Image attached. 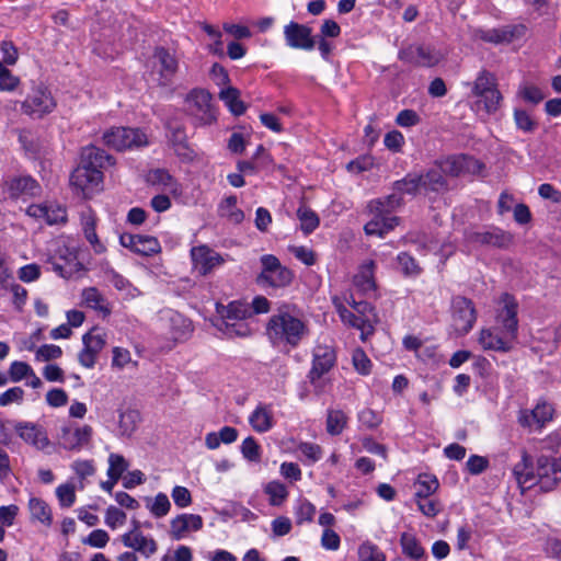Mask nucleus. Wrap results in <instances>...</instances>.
Wrapping results in <instances>:
<instances>
[{
  "mask_svg": "<svg viewBox=\"0 0 561 561\" xmlns=\"http://www.w3.org/2000/svg\"><path fill=\"white\" fill-rule=\"evenodd\" d=\"M96 221H98L96 215L91 208H88L87 210L82 211L81 225H82V230H83L84 237H85L87 241L90 243L94 253L102 254L106 251V247L99 239V237L96 234V231H95Z\"/></svg>",
  "mask_w": 561,
  "mask_h": 561,
  "instance_id": "obj_28",
  "label": "nucleus"
},
{
  "mask_svg": "<svg viewBox=\"0 0 561 561\" xmlns=\"http://www.w3.org/2000/svg\"><path fill=\"white\" fill-rule=\"evenodd\" d=\"M518 94L526 102H529V103H533V104L540 103L545 99V96H546L543 91L539 87H537L535 84H528V83L523 84L519 88Z\"/></svg>",
  "mask_w": 561,
  "mask_h": 561,
  "instance_id": "obj_61",
  "label": "nucleus"
},
{
  "mask_svg": "<svg viewBox=\"0 0 561 561\" xmlns=\"http://www.w3.org/2000/svg\"><path fill=\"white\" fill-rule=\"evenodd\" d=\"M422 187V176L408 174L403 180L394 183V190L403 198L404 194L414 195Z\"/></svg>",
  "mask_w": 561,
  "mask_h": 561,
  "instance_id": "obj_50",
  "label": "nucleus"
},
{
  "mask_svg": "<svg viewBox=\"0 0 561 561\" xmlns=\"http://www.w3.org/2000/svg\"><path fill=\"white\" fill-rule=\"evenodd\" d=\"M495 89H497V84L494 76L488 71H482L478 75L472 84V94L488 93Z\"/></svg>",
  "mask_w": 561,
  "mask_h": 561,
  "instance_id": "obj_54",
  "label": "nucleus"
},
{
  "mask_svg": "<svg viewBox=\"0 0 561 561\" xmlns=\"http://www.w3.org/2000/svg\"><path fill=\"white\" fill-rule=\"evenodd\" d=\"M514 121L517 128L524 133H533L537 128L536 121L524 110L514 111Z\"/></svg>",
  "mask_w": 561,
  "mask_h": 561,
  "instance_id": "obj_60",
  "label": "nucleus"
},
{
  "mask_svg": "<svg viewBox=\"0 0 561 561\" xmlns=\"http://www.w3.org/2000/svg\"><path fill=\"white\" fill-rule=\"evenodd\" d=\"M82 304L95 311L103 318H107L112 313V307L104 295L95 287H88L81 294Z\"/></svg>",
  "mask_w": 561,
  "mask_h": 561,
  "instance_id": "obj_31",
  "label": "nucleus"
},
{
  "mask_svg": "<svg viewBox=\"0 0 561 561\" xmlns=\"http://www.w3.org/2000/svg\"><path fill=\"white\" fill-rule=\"evenodd\" d=\"M82 343L90 351L99 355L106 344L105 334L94 329L82 336Z\"/></svg>",
  "mask_w": 561,
  "mask_h": 561,
  "instance_id": "obj_55",
  "label": "nucleus"
},
{
  "mask_svg": "<svg viewBox=\"0 0 561 561\" xmlns=\"http://www.w3.org/2000/svg\"><path fill=\"white\" fill-rule=\"evenodd\" d=\"M400 60L417 67H434L438 65L443 58V53L425 44H413L403 48L399 53Z\"/></svg>",
  "mask_w": 561,
  "mask_h": 561,
  "instance_id": "obj_14",
  "label": "nucleus"
},
{
  "mask_svg": "<svg viewBox=\"0 0 561 561\" xmlns=\"http://www.w3.org/2000/svg\"><path fill=\"white\" fill-rule=\"evenodd\" d=\"M217 327L228 337H248L253 333V329L245 320L220 321Z\"/></svg>",
  "mask_w": 561,
  "mask_h": 561,
  "instance_id": "obj_37",
  "label": "nucleus"
},
{
  "mask_svg": "<svg viewBox=\"0 0 561 561\" xmlns=\"http://www.w3.org/2000/svg\"><path fill=\"white\" fill-rule=\"evenodd\" d=\"M414 499L432 496L439 488L438 479L428 473H421L414 482Z\"/></svg>",
  "mask_w": 561,
  "mask_h": 561,
  "instance_id": "obj_35",
  "label": "nucleus"
},
{
  "mask_svg": "<svg viewBox=\"0 0 561 561\" xmlns=\"http://www.w3.org/2000/svg\"><path fill=\"white\" fill-rule=\"evenodd\" d=\"M422 176V186L431 191L443 190L446 185L445 179L442 175V170H431Z\"/></svg>",
  "mask_w": 561,
  "mask_h": 561,
  "instance_id": "obj_57",
  "label": "nucleus"
},
{
  "mask_svg": "<svg viewBox=\"0 0 561 561\" xmlns=\"http://www.w3.org/2000/svg\"><path fill=\"white\" fill-rule=\"evenodd\" d=\"M158 322L160 330L173 341H184L193 331L192 322L172 309L162 310Z\"/></svg>",
  "mask_w": 561,
  "mask_h": 561,
  "instance_id": "obj_11",
  "label": "nucleus"
},
{
  "mask_svg": "<svg viewBox=\"0 0 561 561\" xmlns=\"http://www.w3.org/2000/svg\"><path fill=\"white\" fill-rule=\"evenodd\" d=\"M193 271L201 276L211 274L217 267L224 265L227 256L221 255L207 244L193 247L190 251Z\"/></svg>",
  "mask_w": 561,
  "mask_h": 561,
  "instance_id": "obj_13",
  "label": "nucleus"
},
{
  "mask_svg": "<svg viewBox=\"0 0 561 561\" xmlns=\"http://www.w3.org/2000/svg\"><path fill=\"white\" fill-rule=\"evenodd\" d=\"M554 409L551 403L539 400L533 410H522L518 422L523 427L541 430L553 417Z\"/></svg>",
  "mask_w": 561,
  "mask_h": 561,
  "instance_id": "obj_18",
  "label": "nucleus"
},
{
  "mask_svg": "<svg viewBox=\"0 0 561 561\" xmlns=\"http://www.w3.org/2000/svg\"><path fill=\"white\" fill-rule=\"evenodd\" d=\"M415 503L419 511L430 518L436 517L444 508L442 502L432 496L415 499Z\"/></svg>",
  "mask_w": 561,
  "mask_h": 561,
  "instance_id": "obj_53",
  "label": "nucleus"
},
{
  "mask_svg": "<svg viewBox=\"0 0 561 561\" xmlns=\"http://www.w3.org/2000/svg\"><path fill=\"white\" fill-rule=\"evenodd\" d=\"M221 321L245 320L251 316L252 311L248 305L241 301H231L228 306L222 307L219 311Z\"/></svg>",
  "mask_w": 561,
  "mask_h": 561,
  "instance_id": "obj_42",
  "label": "nucleus"
},
{
  "mask_svg": "<svg viewBox=\"0 0 561 561\" xmlns=\"http://www.w3.org/2000/svg\"><path fill=\"white\" fill-rule=\"evenodd\" d=\"M345 300L353 307L356 316L359 318L362 327L360 340L365 342L368 336L373 335L375 327L379 322L375 308L366 301H356L352 295H350V298H345Z\"/></svg>",
  "mask_w": 561,
  "mask_h": 561,
  "instance_id": "obj_21",
  "label": "nucleus"
},
{
  "mask_svg": "<svg viewBox=\"0 0 561 561\" xmlns=\"http://www.w3.org/2000/svg\"><path fill=\"white\" fill-rule=\"evenodd\" d=\"M26 214L47 225L65 222L67 218L66 209L54 204H32L26 208Z\"/></svg>",
  "mask_w": 561,
  "mask_h": 561,
  "instance_id": "obj_23",
  "label": "nucleus"
},
{
  "mask_svg": "<svg viewBox=\"0 0 561 561\" xmlns=\"http://www.w3.org/2000/svg\"><path fill=\"white\" fill-rule=\"evenodd\" d=\"M358 561H386V554L369 540L364 541L357 549Z\"/></svg>",
  "mask_w": 561,
  "mask_h": 561,
  "instance_id": "obj_46",
  "label": "nucleus"
},
{
  "mask_svg": "<svg viewBox=\"0 0 561 561\" xmlns=\"http://www.w3.org/2000/svg\"><path fill=\"white\" fill-rule=\"evenodd\" d=\"M526 31L527 28L524 24L506 25L500 28L481 31L480 37L485 42L504 44L523 37Z\"/></svg>",
  "mask_w": 561,
  "mask_h": 561,
  "instance_id": "obj_26",
  "label": "nucleus"
},
{
  "mask_svg": "<svg viewBox=\"0 0 561 561\" xmlns=\"http://www.w3.org/2000/svg\"><path fill=\"white\" fill-rule=\"evenodd\" d=\"M185 112L195 126H209L217 121L211 94L204 89H193L186 94Z\"/></svg>",
  "mask_w": 561,
  "mask_h": 561,
  "instance_id": "obj_6",
  "label": "nucleus"
},
{
  "mask_svg": "<svg viewBox=\"0 0 561 561\" xmlns=\"http://www.w3.org/2000/svg\"><path fill=\"white\" fill-rule=\"evenodd\" d=\"M262 271L257 276V284L261 286H270L282 288L288 286L293 280V272L283 266L279 260L272 254L261 256Z\"/></svg>",
  "mask_w": 561,
  "mask_h": 561,
  "instance_id": "obj_8",
  "label": "nucleus"
},
{
  "mask_svg": "<svg viewBox=\"0 0 561 561\" xmlns=\"http://www.w3.org/2000/svg\"><path fill=\"white\" fill-rule=\"evenodd\" d=\"M249 423L256 433H266L274 426V416L271 407L259 404L249 415Z\"/></svg>",
  "mask_w": 561,
  "mask_h": 561,
  "instance_id": "obj_32",
  "label": "nucleus"
},
{
  "mask_svg": "<svg viewBox=\"0 0 561 561\" xmlns=\"http://www.w3.org/2000/svg\"><path fill=\"white\" fill-rule=\"evenodd\" d=\"M243 457L250 461H260L261 447L253 437H247L241 444Z\"/></svg>",
  "mask_w": 561,
  "mask_h": 561,
  "instance_id": "obj_64",
  "label": "nucleus"
},
{
  "mask_svg": "<svg viewBox=\"0 0 561 561\" xmlns=\"http://www.w3.org/2000/svg\"><path fill=\"white\" fill-rule=\"evenodd\" d=\"M113 159L104 150L88 146L82 149L80 163L70 175V186L77 196L91 198L102 188L103 172Z\"/></svg>",
  "mask_w": 561,
  "mask_h": 561,
  "instance_id": "obj_2",
  "label": "nucleus"
},
{
  "mask_svg": "<svg viewBox=\"0 0 561 561\" xmlns=\"http://www.w3.org/2000/svg\"><path fill=\"white\" fill-rule=\"evenodd\" d=\"M138 363L133 360L131 354L127 348L115 346L112 350V367L117 370L125 368L137 367Z\"/></svg>",
  "mask_w": 561,
  "mask_h": 561,
  "instance_id": "obj_51",
  "label": "nucleus"
},
{
  "mask_svg": "<svg viewBox=\"0 0 561 561\" xmlns=\"http://www.w3.org/2000/svg\"><path fill=\"white\" fill-rule=\"evenodd\" d=\"M400 545L402 548V552L405 557L420 560L425 556V550L421 546L419 539L409 533H403L400 537Z\"/></svg>",
  "mask_w": 561,
  "mask_h": 561,
  "instance_id": "obj_41",
  "label": "nucleus"
},
{
  "mask_svg": "<svg viewBox=\"0 0 561 561\" xmlns=\"http://www.w3.org/2000/svg\"><path fill=\"white\" fill-rule=\"evenodd\" d=\"M31 520L50 527L53 524V512L46 501L41 497L31 496L27 503Z\"/></svg>",
  "mask_w": 561,
  "mask_h": 561,
  "instance_id": "obj_33",
  "label": "nucleus"
},
{
  "mask_svg": "<svg viewBox=\"0 0 561 561\" xmlns=\"http://www.w3.org/2000/svg\"><path fill=\"white\" fill-rule=\"evenodd\" d=\"M403 205V198L394 190L392 194L383 198H376L368 203V209L381 210L382 213L392 216L391 213Z\"/></svg>",
  "mask_w": 561,
  "mask_h": 561,
  "instance_id": "obj_38",
  "label": "nucleus"
},
{
  "mask_svg": "<svg viewBox=\"0 0 561 561\" xmlns=\"http://www.w3.org/2000/svg\"><path fill=\"white\" fill-rule=\"evenodd\" d=\"M203 527V518L196 514H181L174 517L170 523L171 536L180 540L186 533L197 531Z\"/></svg>",
  "mask_w": 561,
  "mask_h": 561,
  "instance_id": "obj_27",
  "label": "nucleus"
},
{
  "mask_svg": "<svg viewBox=\"0 0 561 561\" xmlns=\"http://www.w3.org/2000/svg\"><path fill=\"white\" fill-rule=\"evenodd\" d=\"M477 321V311L473 302L462 296L451 300V325L456 333L467 334Z\"/></svg>",
  "mask_w": 561,
  "mask_h": 561,
  "instance_id": "obj_12",
  "label": "nucleus"
},
{
  "mask_svg": "<svg viewBox=\"0 0 561 561\" xmlns=\"http://www.w3.org/2000/svg\"><path fill=\"white\" fill-rule=\"evenodd\" d=\"M264 492L268 495V502L273 506L282 505L288 496L285 484L279 481L268 482L264 488Z\"/></svg>",
  "mask_w": 561,
  "mask_h": 561,
  "instance_id": "obj_47",
  "label": "nucleus"
},
{
  "mask_svg": "<svg viewBox=\"0 0 561 561\" xmlns=\"http://www.w3.org/2000/svg\"><path fill=\"white\" fill-rule=\"evenodd\" d=\"M297 218L300 222V229L306 236L313 232L320 225V218L317 213L305 204L298 207Z\"/></svg>",
  "mask_w": 561,
  "mask_h": 561,
  "instance_id": "obj_40",
  "label": "nucleus"
},
{
  "mask_svg": "<svg viewBox=\"0 0 561 561\" xmlns=\"http://www.w3.org/2000/svg\"><path fill=\"white\" fill-rule=\"evenodd\" d=\"M121 539L126 548L134 549L147 558L157 551V542L140 531L138 520H133V529L125 533Z\"/></svg>",
  "mask_w": 561,
  "mask_h": 561,
  "instance_id": "obj_22",
  "label": "nucleus"
},
{
  "mask_svg": "<svg viewBox=\"0 0 561 561\" xmlns=\"http://www.w3.org/2000/svg\"><path fill=\"white\" fill-rule=\"evenodd\" d=\"M439 169L443 173L458 176L462 174H476L482 169V164L473 157L466 154L450 156L440 161Z\"/></svg>",
  "mask_w": 561,
  "mask_h": 561,
  "instance_id": "obj_19",
  "label": "nucleus"
},
{
  "mask_svg": "<svg viewBox=\"0 0 561 561\" xmlns=\"http://www.w3.org/2000/svg\"><path fill=\"white\" fill-rule=\"evenodd\" d=\"M503 307L497 311L496 325L483 328L478 333V343L483 351L511 352L518 334L517 301L508 294L501 298Z\"/></svg>",
  "mask_w": 561,
  "mask_h": 561,
  "instance_id": "obj_1",
  "label": "nucleus"
},
{
  "mask_svg": "<svg viewBox=\"0 0 561 561\" xmlns=\"http://www.w3.org/2000/svg\"><path fill=\"white\" fill-rule=\"evenodd\" d=\"M126 514L116 506L111 505L105 511L104 522L111 529H116L123 526L126 523Z\"/></svg>",
  "mask_w": 561,
  "mask_h": 561,
  "instance_id": "obj_62",
  "label": "nucleus"
},
{
  "mask_svg": "<svg viewBox=\"0 0 561 561\" xmlns=\"http://www.w3.org/2000/svg\"><path fill=\"white\" fill-rule=\"evenodd\" d=\"M119 243L134 253L145 256H150L161 251L158 239L150 236L123 233L119 236Z\"/></svg>",
  "mask_w": 561,
  "mask_h": 561,
  "instance_id": "obj_20",
  "label": "nucleus"
},
{
  "mask_svg": "<svg viewBox=\"0 0 561 561\" xmlns=\"http://www.w3.org/2000/svg\"><path fill=\"white\" fill-rule=\"evenodd\" d=\"M352 362L355 370L360 375H368L371 370V360L362 348H356L352 355Z\"/></svg>",
  "mask_w": 561,
  "mask_h": 561,
  "instance_id": "obj_58",
  "label": "nucleus"
},
{
  "mask_svg": "<svg viewBox=\"0 0 561 561\" xmlns=\"http://www.w3.org/2000/svg\"><path fill=\"white\" fill-rule=\"evenodd\" d=\"M103 140L105 145L119 151L148 145L145 133L138 128L128 127H113L108 129L104 133Z\"/></svg>",
  "mask_w": 561,
  "mask_h": 561,
  "instance_id": "obj_10",
  "label": "nucleus"
},
{
  "mask_svg": "<svg viewBox=\"0 0 561 561\" xmlns=\"http://www.w3.org/2000/svg\"><path fill=\"white\" fill-rule=\"evenodd\" d=\"M9 375L11 381L19 382L28 375H33V368L25 362L15 360L10 365Z\"/></svg>",
  "mask_w": 561,
  "mask_h": 561,
  "instance_id": "obj_63",
  "label": "nucleus"
},
{
  "mask_svg": "<svg viewBox=\"0 0 561 561\" xmlns=\"http://www.w3.org/2000/svg\"><path fill=\"white\" fill-rule=\"evenodd\" d=\"M513 473L522 490L538 485L542 491L553 490L561 482V459L541 455L534 465L526 450L514 466Z\"/></svg>",
  "mask_w": 561,
  "mask_h": 561,
  "instance_id": "obj_3",
  "label": "nucleus"
},
{
  "mask_svg": "<svg viewBox=\"0 0 561 561\" xmlns=\"http://www.w3.org/2000/svg\"><path fill=\"white\" fill-rule=\"evenodd\" d=\"M56 496L60 507L68 508L76 503V488L72 483H62L56 488Z\"/></svg>",
  "mask_w": 561,
  "mask_h": 561,
  "instance_id": "obj_56",
  "label": "nucleus"
},
{
  "mask_svg": "<svg viewBox=\"0 0 561 561\" xmlns=\"http://www.w3.org/2000/svg\"><path fill=\"white\" fill-rule=\"evenodd\" d=\"M471 241L495 248H507L511 245L513 237L511 233L499 228H492L490 230L474 232L471 234Z\"/></svg>",
  "mask_w": 561,
  "mask_h": 561,
  "instance_id": "obj_30",
  "label": "nucleus"
},
{
  "mask_svg": "<svg viewBox=\"0 0 561 561\" xmlns=\"http://www.w3.org/2000/svg\"><path fill=\"white\" fill-rule=\"evenodd\" d=\"M219 99L225 103L229 111L236 115H242L245 112V105L240 100V91L233 87H226L219 92Z\"/></svg>",
  "mask_w": 561,
  "mask_h": 561,
  "instance_id": "obj_36",
  "label": "nucleus"
},
{
  "mask_svg": "<svg viewBox=\"0 0 561 561\" xmlns=\"http://www.w3.org/2000/svg\"><path fill=\"white\" fill-rule=\"evenodd\" d=\"M473 96L477 99L476 107L478 111H484L486 114H493L500 108L502 95L497 89Z\"/></svg>",
  "mask_w": 561,
  "mask_h": 561,
  "instance_id": "obj_39",
  "label": "nucleus"
},
{
  "mask_svg": "<svg viewBox=\"0 0 561 561\" xmlns=\"http://www.w3.org/2000/svg\"><path fill=\"white\" fill-rule=\"evenodd\" d=\"M347 422L345 413L341 410H330L327 417V431L331 435H339L343 432Z\"/></svg>",
  "mask_w": 561,
  "mask_h": 561,
  "instance_id": "obj_52",
  "label": "nucleus"
},
{
  "mask_svg": "<svg viewBox=\"0 0 561 561\" xmlns=\"http://www.w3.org/2000/svg\"><path fill=\"white\" fill-rule=\"evenodd\" d=\"M336 356L332 347L318 345L313 351L312 367L308 374L309 381L317 394L324 391L328 380L323 378L335 365Z\"/></svg>",
  "mask_w": 561,
  "mask_h": 561,
  "instance_id": "obj_7",
  "label": "nucleus"
},
{
  "mask_svg": "<svg viewBox=\"0 0 561 561\" xmlns=\"http://www.w3.org/2000/svg\"><path fill=\"white\" fill-rule=\"evenodd\" d=\"M51 260L53 270L64 278H70L82 267L76 249L67 244L58 245Z\"/></svg>",
  "mask_w": 561,
  "mask_h": 561,
  "instance_id": "obj_16",
  "label": "nucleus"
},
{
  "mask_svg": "<svg viewBox=\"0 0 561 561\" xmlns=\"http://www.w3.org/2000/svg\"><path fill=\"white\" fill-rule=\"evenodd\" d=\"M284 38L286 45L293 49L310 51L316 46L311 27L294 21L284 26Z\"/></svg>",
  "mask_w": 561,
  "mask_h": 561,
  "instance_id": "obj_15",
  "label": "nucleus"
},
{
  "mask_svg": "<svg viewBox=\"0 0 561 561\" xmlns=\"http://www.w3.org/2000/svg\"><path fill=\"white\" fill-rule=\"evenodd\" d=\"M16 433L26 444L38 450H44L50 445L46 431L37 424L24 422L16 426Z\"/></svg>",
  "mask_w": 561,
  "mask_h": 561,
  "instance_id": "obj_25",
  "label": "nucleus"
},
{
  "mask_svg": "<svg viewBox=\"0 0 561 561\" xmlns=\"http://www.w3.org/2000/svg\"><path fill=\"white\" fill-rule=\"evenodd\" d=\"M57 103L51 91L44 84L34 85L26 99L21 104L24 114L33 118H42L50 114Z\"/></svg>",
  "mask_w": 561,
  "mask_h": 561,
  "instance_id": "obj_9",
  "label": "nucleus"
},
{
  "mask_svg": "<svg viewBox=\"0 0 561 561\" xmlns=\"http://www.w3.org/2000/svg\"><path fill=\"white\" fill-rule=\"evenodd\" d=\"M375 262L369 260L365 263H363L358 272L355 274L353 284L354 286L362 293L366 294L375 289L376 283H375Z\"/></svg>",
  "mask_w": 561,
  "mask_h": 561,
  "instance_id": "obj_34",
  "label": "nucleus"
},
{
  "mask_svg": "<svg viewBox=\"0 0 561 561\" xmlns=\"http://www.w3.org/2000/svg\"><path fill=\"white\" fill-rule=\"evenodd\" d=\"M147 68L151 82L159 87H169L179 70V60L170 50L158 47L148 59Z\"/></svg>",
  "mask_w": 561,
  "mask_h": 561,
  "instance_id": "obj_5",
  "label": "nucleus"
},
{
  "mask_svg": "<svg viewBox=\"0 0 561 561\" xmlns=\"http://www.w3.org/2000/svg\"><path fill=\"white\" fill-rule=\"evenodd\" d=\"M266 334L274 345L294 348L309 334V329L296 309L284 306L270 318Z\"/></svg>",
  "mask_w": 561,
  "mask_h": 561,
  "instance_id": "obj_4",
  "label": "nucleus"
},
{
  "mask_svg": "<svg viewBox=\"0 0 561 561\" xmlns=\"http://www.w3.org/2000/svg\"><path fill=\"white\" fill-rule=\"evenodd\" d=\"M108 468H107V477L115 478L117 480L123 479L125 476L124 472L128 469L129 463L124 458V456L119 454L112 453L107 459Z\"/></svg>",
  "mask_w": 561,
  "mask_h": 561,
  "instance_id": "obj_49",
  "label": "nucleus"
},
{
  "mask_svg": "<svg viewBox=\"0 0 561 561\" xmlns=\"http://www.w3.org/2000/svg\"><path fill=\"white\" fill-rule=\"evenodd\" d=\"M8 192L11 197L37 196L41 193V186L33 178L21 175L12 178L7 182Z\"/></svg>",
  "mask_w": 561,
  "mask_h": 561,
  "instance_id": "obj_29",
  "label": "nucleus"
},
{
  "mask_svg": "<svg viewBox=\"0 0 561 561\" xmlns=\"http://www.w3.org/2000/svg\"><path fill=\"white\" fill-rule=\"evenodd\" d=\"M316 512V506L311 502L306 499L298 500L294 510L296 524L302 525L312 522Z\"/></svg>",
  "mask_w": 561,
  "mask_h": 561,
  "instance_id": "obj_48",
  "label": "nucleus"
},
{
  "mask_svg": "<svg viewBox=\"0 0 561 561\" xmlns=\"http://www.w3.org/2000/svg\"><path fill=\"white\" fill-rule=\"evenodd\" d=\"M92 437L90 425L61 427L58 436L59 445L66 450L79 451L87 446Z\"/></svg>",
  "mask_w": 561,
  "mask_h": 561,
  "instance_id": "obj_17",
  "label": "nucleus"
},
{
  "mask_svg": "<svg viewBox=\"0 0 561 561\" xmlns=\"http://www.w3.org/2000/svg\"><path fill=\"white\" fill-rule=\"evenodd\" d=\"M334 306L336 308V311L343 321V323L348 324L353 328L358 329L362 332L360 321L359 318L356 316V312L350 311L341 301L339 298L333 299Z\"/></svg>",
  "mask_w": 561,
  "mask_h": 561,
  "instance_id": "obj_59",
  "label": "nucleus"
},
{
  "mask_svg": "<svg viewBox=\"0 0 561 561\" xmlns=\"http://www.w3.org/2000/svg\"><path fill=\"white\" fill-rule=\"evenodd\" d=\"M146 507L156 518L164 517L171 510V503L167 494L160 492L153 499L146 500Z\"/></svg>",
  "mask_w": 561,
  "mask_h": 561,
  "instance_id": "obj_44",
  "label": "nucleus"
},
{
  "mask_svg": "<svg viewBox=\"0 0 561 561\" xmlns=\"http://www.w3.org/2000/svg\"><path fill=\"white\" fill-rule=\"evenodd\" d=\"M140 420L139 412L136 410H126L119 414L118 433L122 436H130L137 428Z\"/></svg>",
  "mask_w": 561,
  "mask_h": 561,
  "instance_id": "obj_45",
  "label": "nucleus"
},
{
  "mask_svg": "<svg viewBox=\"0 0 561 561\" xmlns=\"http://www.w3.org/2000/svg\"><path fill=\"white\" fill-rule=\"evenodd\" d=\"M368 210L373 217L364 227L367 236L383 238L399 225V218L397 216H389L381 210L378 211L376 209Z\"/></svg>",
  "mask_w": 561,
  "mask_h": 561,
  "instance_id": "obj_24",
  "label": "nucleus"
},
{
  "mask_svg": "<svg viewBox=\"0 0 561 561\" xmlns=\"http://www.w3.org/2000/svg\"><path fill=\"white\" fill-rule=\"evenodd\" d=\"M238 199L236 196H228L224 198L218 206V214L227 218L231 222L239 224L243 220L244 215L241 209L237 207Z\"/></svg>",
  "mask_w": 561,
  "mask_h": 561,
  "instance_id": "obj_43",
  "label": "nucleus"
}]
</instances>
